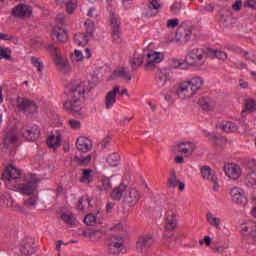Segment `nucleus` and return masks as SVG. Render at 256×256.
<instances>
[{"mask_svg": "<svg viewBox=\"0 0 256 256\" xmlns=\"http://www.w3.org/2000/svg\"><path fill=\"white\" fill-rule=\"evenodd\" d=\"M205 57H207V48H194L188 51L185 61L190 67H203Z\"/></svg>", "mask_w": 256, "mask_h": 256, "instance_id": "f257e3e1", "label": "nucleus"}, {"mask_svg": "<svg viewBox=\"0 0 256 256\" xmlns=\"http://www.w3.org/2000/svg\"><path fill=\"white\" fill-rule=\"evenodd\" d=\"M15 105L17 111L23 113L26 117H33V115L39 113V106H37V103L27 97H18Z\"/></svg>", "mask_w": 256, "mask_h": 256, "instance_id": "f03ea898", "label": "nucleus"}, {"mask_svg": "<svg viewBox=\"0 0 256 256\" xmlns=\"http://www.w3.org/2000/svg\"><path fill=\"white\" fill-rule=\"evenodd\" d=\"M24 180L26 183L14 184L15 189L22 193V195H33L35 189H37V184L39 183V178L35 174H28L25 176Z\"/></svg>", "mask_w": 256, "mask_h": 256, "instance_id": "7ed1b4c3", "label": "nucleus"}, {"mask_svg": "<svg viewBox=\"0 0 256 256\" xmlns=\"http://www.w3.org/2000/svg\"><path fill=\"white\" fill-rule=\"evenodd\" d=\"M89 93V82L76 80L70 84V99H83Z\"/></svg>", "mask_w": 256, "mask_h": 256, "instance_id": "20e7f679", "label": "nucleus"}, {"mask_svg": "<svg viewBox=\"0 0 256 256\" xmlns=\"http://www.w3.org/2000/svg\"><path fill=\"white\" fill-rule=\"evenodd\" d=\"M48 50L53 54V59L56 67L59 69V71H62V73H70L71 72V65L69 64V61L61 54L57 53V47L54 46V44L48 45Z\"/></svg>", "mask_w": 256, "mask_h": 256, "instance_id": "39448f33", "label": "nucleus"}, {"mask_svg": "<svg viewBox=\"0 0 256 256\" xmlns=\"http://www.w3.org/2000/svg\"><path fill=\"white\" fill-rule=\"evenodd\" d=\"M230 197L236 205L239 207H247L249 205V198L247 192L241 187L234 186L230 189Z\"/></svg>", "mask_w": 256, "mask_h": 256, "instance_id": "423d86ee", "label": "nucleus"}, {"mask_svg": "<svg viewBox=\"0 0 256 256\" xmlns=\"http://www.w3.org/2000/svg\"><path fill=\"white\" fill-rule=\"evenodd\" d=\"M23 175V172H21L20 169L13 166V164H10L6 167L4 172L2 173V179L6 182L7 185L9 183H16L21 179V176Z\"/></svg>", "mask_w": 256, "mask_h": 256, "instance_id": "0eeeda50", "label": "nucleus"}, {"mask_svg": "<svg viewBox=\"0 0 256 256\" xmlns=\"http://www.w3.org/2000/svg\"><path fill=\"white\" fill-rule=\"evenodd\" d=\"M20 133L26 141H36V139H39V135H41V130H39V126L28 123L21 128Z\"/></svg>", "mask_w": 256, "mask_h": 256, "instance_id": "6e6552de", "label": "nucleus"}, {"mask_svg": "<svg viewBox=\"0 0 256 256\" xmlns=\"http://www.w3.org/2000/svg\"><path fill=\"white\" fill-rule=\"evenodd\" d=\"M123 247V234H112L108 242V253L110 255H119Z\"/></svg>", "mask_w": 256, "mask_h": 256, "instance_id": "1a4fd4ad", "label": "nucleus"}, {"mask_svg": "<svg viewBox=\"0 0 256 256\" xmlns=\"http://www.w3.org/2000/svg\"><path fill=\"white\" fill-rule=\"evenodd\" d=\"M193 35V28L191 26L182 23L176 31V41L177 43L183 44L188 43Z\"/></svg>", "mask_w": 256, "mask_h": 256, "instance_id": "9d476101", "label": "nucleus"}, {"mask_svg": "<svg viewBox=\"0 0 256 256\" xmlns=\"http://www.w3.org/2000/svg\"><path fill=\"white\" fill-rule=\"evenodd\" d=\"M141 200V192L135 188H128L123 195V203L128 207H135Z\"/></svg>", "mask_w": 256, "mask_h": 256, "instance_id": "9b49d317", "label": "nucleus"}, {"mask_svg": "<svg viewBox=\"0 0 256 256\" xmlns=\"http://www.w3.org/2000/svg\"><path fill=\"white\" fill-rule=\"evenodd\" d=\"M200 173L204 181L213 183L214 191L219 189V183L217 182V175L215 174V170L211 169L209 166H201Z\"/></svg>", "mask_w": 256, "mask_h": 256, "instance_id": "f8f14e48", "label": "nucleus"}, {"mask_svg": "<svg viewBox=\"0 0 256 256\" xmlns=\"http://www.w3.org/2000/svg\"><path fill=\"white\" fill-rule=\"evenodd\" d=\"M146 56H147V60L145 63V69L147 71H149L150 69H155V65H157V63H161V61L165 59V57L161 52H157L153 50L148 52Z\"/></svg>", "mask_w": 256, "mask_h": 256, "instance_id": "ddd939ff", "label": "nucleus"}, {"mask_svg": "<svg viewBox=\"0 0 256 256\" xmlns=\"http://www.w3.org/2000/svg\"><path fill=\"white\" fill-rule=\"evenodd\" d=\"M33 13V8L27 4H19L12 8L13 17H17L18 19H27L31 17Z\"/></svg>", "mask_w": 256, "mask_h": 256, "instance_id": "4468645a", "label": "nucleus"}, {"mask_svg": "<svg viewBox=\"0 0 256 256\" xmlns=\"http://www.w3.org/2000/svg\"><path fill=\"white\" fill-rule=\"evenodd\" d=\"M155 243V240L153 239V236L146 235V236H140L138 238V241L136 242V249L140 253H147L151 247H153Z\"/></svg>", "mask_w": 256, "mask_h": 256, "instance_id": "2eb2a0df", "label": "nucleus"}, {"mask_svg": "<svg viewBox=\"0 0 256 256\" xmlns=\"http://www.w3.org/2000/svg\"><path fill=\"white\" fill-rule=\"evenodd\" d=\"M81 98H70L64 102V109L68 113H81V109H83V103Z\"/></svg>", "mask_w": 256, "mask_h": 256, "instance_id": "dca6fc26", "label": "nucleus"}, {"mask_svg": "<svg viewBox=\"0 0 256 256\" xmlns=\"http://www.w3.org/2000/svg\"><path fill=\"white\" fill-rule=\"evenodd\" d=\"M224 173L226 177H228L229 179H232L233 181H237V179L241 177V173H242L241 166L235 163L226 164L224 166Z\"/></svg>", "mask_w": 256, "mask_h": 256, "instance_id": "f3484780", "label": "nucleus"}, {"mask_svg": "<svg viewBox=\"0 0 256 256\" xmlns=\"http://www.w3.org/2000/svg\"><path fill=\"white\" fill-rule=\"evenodd\" d=\"M194 149L195 145L193 143L182 142L174 147L173 153H175V155H185L186 157H189L192 155Z\"/></svg>", "mask_w": 256, "mask_h": 256, "instance_id": "a211bd4d", "label": "nucleus"}, {"mask_svg": "<svg viewBox=\"0 0 256 256\" xmlns=\"http://www.w3.org/2000/svg\"><path fill=\"white\" fill-rule=\"evenodd\" d=\"M176 95L179 97V99L185 100V99H191V96L195 94L191 90L188 82L184 81L178 85L176 89Z\"/></svg>", "mask_w": 256, "mask_h": 256, "instance_id": "6ab92c4d", "label": "nucleus"}, {"mask_svg": "<svg viewBox=\"0 0 256 256\" xmlns=\"http://www.w3.org/2000/svg\"><path fill=\"white\" fill-rule=\"evenodd\" d=\"M63 130L56 131V134H52L47 138V145L50 149H57L61 147V141H63Z\"/></svg>", "mask_w": 256, "mask_h": 256, "instance_id": "aec40b11", "label": "nucleus"}, {"mask_svg": "<svg viewBox=\"0 0 256 256\" xmlns=\"http://www.w3.org/2000/svg\"><path fill=\"white\" fill-rule=\"evenodd\" d=\"M76 147L78 151H81L82 153H87L91 151L93 147V142L87 137L80 136L76 140Z\"/></svg>", "mask_w": 256, "mask_h": 256, "instance_id": "412c9836", "label": "nucleus"}, {"mask_svg": "<svg viewBox=\"0 0 256 256\" xmlns=\"http://www.w3.org/2000/svg\"><path fill=\"white\" fill-rule=\"evenodd\" d=\"M117 93H119V85L110 90L105 97L106 109H113V105L117 103Z\"/></svg>", "mask_w": 256, "mask_h": 256, "instance_id": "4be33fe9", "label": "nucleus"}, {"mask_svg": "<svg viewBox=\"0 0 256 256\" xmlns=\"http://www.w3.org/2000/svg\"><path fill=\"white\" fill-rule=\"evenodd\" d=\"M53 41H59L60 43H67L68 35L67 30L63 27L56 26L52 31Z\"/></svg>", "mask_w": 256, "mask_h": 256, "instance_id": "5701e85b", "label": "nucleus"}, {"mask_svg": "<svg viewBox=\"0 0 256 256\" xmlns=\"http://www.w3.org/2000/svg\"><path fill=\"white\" fill-rule=\"evenodd\" d=\"M166 231H175L177 229V215L175 212L166 213Z\"/></svg>", "mask_w": 256, "mask_h": 256, "instance_id": "b1692460", "label": "nucleus"}, {"mask_svg": "<svg viewBox=\"0 0 256 256\" xmlns=\"http://www.w3.org/2000/svg\"><path fill=\"white\" fill-rule=\"evenodd\" d=\"M206 57H210L211 59H219L220 61H225V59H227V54L225 51L206 48Z\"/></svg>", "mask_w": 256, "mask_h": 256, "instance_id": "393cba45", "label": "nucleus"}, {"mask_svg": "<svg viewBox=\"0 0 256 256\" xmlns=\"http://www.w3.org/2000/svg\"><path fill=\"white\" fill-rule=\"evenodd\" d=\"M127 185L121 183L119 186L115 187L111 193V197L114 201H121V197L127 193Z\"/></svg>", "mask_w": 256, "mask_h": 256, "instance_id": "a878e982", "label": "nucleus"}, {"mask_svg": "<svg viewBox=\"0 0 256 256\" xmlns=\"http://www.w3.org/2000/svg\"><path fill=\"white\" fill-rule=\"evenodd\" d=\"M159 9H161V3H159V0H151L145 13L146 17H155V15L159 13Z\"/></svg>", "mask_w": 256, "mask_h": 256, "instance_id": "bb28decb", "label": "nucleus"}, {"mask_svg": "<svg viewBox=\"0 0 256 256\" xmlns=\"http://www.w3.org/2000/svg\"><path fill=\"white\" fill-rule=\"evenodd\" d=\"M189 84V87L192 93L195 95L199 89L203 87V79L201 77H193L190 80L186 81Z\"/></svg>", "mask_w": 256, "mask_h": 256, "instance_id": "cd10ccee", "label": "nucleus"}, {"mask_svg": "<svg viewBox=\"0 0 256 256\" xmlns=\"http://www.w3.org/2000/svg\"><path fill=\"white\" fill-rule=\"evenodd\" d=\"M167 81H169V71H159L156 75V83L158 87H165V85H167Z\"/></svg>", "mask_w": 256, "mask_h": 256, "instance_id": "c85d7f7f", "label": "nucleus"}, {"mask_svg": "<svg viewBox=\"0 0 256 256\" xmlns=\"http://www.w3.org/2000/svg\"><path fill=\"white\" fill-rule=\"evenodd\" d=\"M89 37L86 33L78 32L74 35V42L78 47H85L89 43Z\"/></svg>", "mask_w": 256, "mask_h": 256, "instance_id": "c756f323", "label": "nucleus"}, {"mask_svg": "<svg viewBox=\"0 0 256 256\" xmlns=\"http://www.w3.org/2000/svg\"><path fill=\"white\" fill-rule=\"evenodd\" d=\"M110 27L111 31L121 30V18L115 12L110 13Z\"/></svg>", "mask_w": 256, "mask_h": 256, "instance_id": "7c9ffc66", "label": "nucleus"}, {"mask_svg": "<svg viewBox=\"0 0 256 256\" xmlns=\"http://www.w3.org/2000/svg\"><path fill=\"white\" fill-rule=\"evenodd\" d=\"M203 111H213L215 109V101L210 98H200L198 101Z\"/></svg>", "mask_w": 256, "mask_h": 256, "instance_id": "2f4dec72", "label": "nucleus"}, {"mask_svg": "<svg viewBox=\"0 0 256 256\" xmlns=\"http://www.w3.org/2000/svg\"><path fill=\"white\" fill-rule=\"evenodd\" d=\"M143 55L135 53L132 58L129 60L131 68L135 71L143 65Z\"/></svg>", "mask_w": 256, "mask_h": 256, "instance_id": "473e14b6", "label": "nucleus"}, {"mask_svg": "<svg viewBox=\"0 0 256 256\" xmlns=\"http://www.w3.org/2000/svg\"><path fill=\"white\" fill-rule=\"evenodd\" d=\"M17 131L9 130L4 136V145L5 147H9V145H13L17 142Z\"/></svg>", "mask_w": 256, "mask_h": 256, "instance_id": "72a5a7b5", "label": "nucleus"}, {"mask_svg": "<svg viewBox=\"0 0 256 256\" xmlns=\"http://www.w3.org/2000/svg\"><path fill=\"white\" fill-rule=\"evenodd\" d=\"M206 221L211 225V227H215V229H221V218L215 217L213 213L207 212Z\"/></svg>", "mask_w": 256, "mask_h": 256, "instance_id": "f704fd0d", "label": "nucleus"}, {"mask_svg": "<svg viewBox=\"0 0 256 256\" xmlns=\"http://www.w3.org/2000/svg\"><path fill=\"white\" fill-rule=\"evenodd\" d=\"M80 183H84L85 185H89V183H93V170L83 169L82 177L80 178Z\"/></svg>", "mask_w": 256, "mask_h": 256, "instance_id": "c9c22d12", "label": "nucleus"}, {"mask_svg": "<svg viewBox=\"0 0 256 256\" xmlns=\"http://www.w3.org/2000/svg\"><path fill=\"white\" fill-rule=\"evenodd\" d=\"M169 65L171 69H188L187 62L185 60H179L176 58H172L169 61Z\"/></svg>", "mask_w": 256, "mask_h": 256, "instance_id": "e433bc0d", "label": "nucleus"}, {"mask_svg": "<svg viewBox=\"0 0 256 256\" xmlns=\"http://www.w3.org/2000/svg\"><path fill=\"white\" fill-rule=\"evenodd\" d=\"M74 162L77 165H88V163H91V155L75 154Z\"/></svg>", "mask_w": 256, "mask_h": 256, "instance_id": "4c0bfd02", "label": "nucleus"}, {"mask_svg": "<svg viewBox=\"0 0 256 256\" xmlns=\"http://www.w3.org/2000/svg\"><path fill=\"white\" fill-rule=\"evenodd\" d=\"M99 191H111L113 184L109 178H102L97 186Z\"/></svg>", "mask_w": 256, "mask_h": 256, "instance_id": "58836bf2", "label": "nucleus"}, {"mask_svg": "<svg viewBox=\"0 0 256 256\" xmlns=\"http://www.w3.org/2000/svg\"><path fill=\"white\" fill-rule=\"evenodd\" d=\"M245 185H247L251 189H256V172L255 171L249 172L246 175Z\"/></svg>", "mask_w": 256, "mask_h": 256, "instance_id": "ea45409f", "label": "nucleus"}, {"mask_svg": "<svg viewBox=\"0 0 256 256\" xmlns=\"http://www.w3.org/2000/svg\"><path fill=\"white\" fill-rule=\"evenodd\" d=\"M245 185H247L251 189H256V172L255 171L249 172L246 175Z\"/></svg>", "mask_w": 256, "mask_h": 256, "instance_id": "a19ab883", "label": "nucleus"}, {"mask_svg": "<svg viewBox=\"0 0 256 256\" xmlns=\"http://www.w3.org/2000/svg\"><path fill=\"white\" fill-rule=\"evenodd\" d=\"M84 223L89 227H93V225H96V223L101 224V221L99 220L97 215L90 213L84 217Z\"/></svg>", "mask_w": 256, "mask_h": 256, "instance_id": "79ce46f5", "label": "nucleus"}, {"mask_svg": "<svg viewBox=\"0 0 256 256\" xmlns=\"http://www.w3.org/2000/svg\"><path fill=\"white\" fill-rule=\"evenodd\" d=\"M114 75H116V77H120V79H126L127 81H131L132 79L131 74L127 72L124 67L116 69L114 71Z\"/></svg>", "mask_w": 256, "mask_h": 256, "instance_id": "37998d69", "label": "nucleus"}, {"mask_svg": "<svg viewBox=\"0 0 256 256\" xmlns=\"http://www.w3.org/2000/svg\"><path fill=\"white\" fill-rule=\"evenodd\" d=\"M222 129L223 131H225V133H235L238 127H237V124L233 122L225 121L222 123Z\"/></svg>", "mask_w": 256, "mask_h": 256, "instance_id": "c03bdc74", "label": "nucleus"}, {"mask_svg": "<svg viewBox=\"0 0 256 256\" xmlns=\"http://www.w3.org/2000/svg\"><path fill=\"white\" fill-rule=\"evenodd\" d=\"M119 159H121L119 154L112 153L107 157L106 163H108L110 167H117V165L119 164Z\"/></svg>", "mask_w": 256, "mask_h": 256, "instance_id": "a18cd8bd", "label": "nucleus"}, {"mask_svg": "<svg viewBox=\"0 0 256 256\" xmlns=\"http://www.w3.org/2000/svg\"><path fill=\"white\" fill-rule=\"evenodd\" d=\"M32 242L26 241L24 245L21 246L20 251L23 255H33L35 253V249L31 245Z\"/></svg>", "mask_w": 256, "mask_h": 256, "instance_id": "49530a36", "label": "nucleus"}, {"mask_svg": "<svg viewBox=\"0 0 256 256\" xmlns=\"http://www.w3.org/2000/svg\"><path fill=\"white\" fill-rule=\"evenodd\" d=\"M169 187H172V189H175L179 185V179H177V174L175 173V170L171 171L170 177L168 179Z\"/></svg>", "mask_w": 256, "mask_h": 256, "instance_id": "de8ad7c7", "label": "nucleus"}, {"mask_svg": "<svg viewBox=\"0 0 256 256\" xmlns=\"http://www.w3.org/2000/svg\"><path fill=\"white\" fill-rule=\"evenodd\" d=\"M61 219L64 223H67V225H75V216H73L72 213H63Z\"/></svg>", "mask_w": 256, "mask_h": 256, "instance_id": "09e8293b", "label": "nucleus"}, {"mask_svg": "<svg viewBox=\"0 0 256 256\" xmlns=\"http://www.w3.org/2000/svg\"><path fill=\"white\" fill-rule=\"evenodd\" d=\"M66 12L71 15L77 9V0H69L65 4Z\"/></svg>", "mask_w": 256, "mask_h": 256, "instance_id": "8fccbe9b", "label": "nucleus"}, {"mask_svg": "<svg viewBox=\"0 0 256 256\" xmlns=\"http://www.w3.org/2000/svg\"><path fill=\"white\" fill-rule=\"evenodd\" d=\"M84 25L86 27L87 35H89L90 37L93 36V33H95V23H93V20H90V19L86 20Z\"/></svg>", "mask_w": 256, "mask_h": 256, "instance_id": "3c124183", "label": "nucleus"}, {"mask_svg": "<svg viewBox=\"0 0 256 256\" xmlns=\"http://www.w3.org/2000/svg\"><path fill=\"white\" fill-rule=\"evenodd\" d=\"M183 7H184L183 3L176 1L172 4L170 11L173 13V15H179Z\"/></svg>", "mask_w": 256, "mask_h": 256, "instance_id": "603ef678", "label": "nucleus"}, {"mask_svg": "<svg viewBox=\"0 0 256 256\" xmlns=\"http://www.w3.org/2000/svg\"><path fill=\"white\" fill-rule=\"evenodd\" d=\"M83 59V52L80 50H74V53L71 55L72 63H79L80 61H83Z\"/></svg>", "mask_w": 256, "mask_h": 256, "instance_id": "864d4df0", "label": "nucleus"}, {"mask_svg": "<svg viewBox=\"0 0 256 256\" xmlns=\"http://www.w3.org/2000/svg\"><path fill=\"white\" fill-rule=\"evenodd\" d=\"M245 110L249 111V113H253L256 110V103L253 99H248L245 102Z\"/></svg>", "mask_w": 256, "mask_h": 256, "instance_id": "5fc2aeb1", "label": "nucleus"}, {"mask_svg": "<svg viewBox=\"0 0 256 256\" xmlns=\"http://www.w3.org/2000/svg\"><path fill=\"white\" fill-rule=\"evenodd\" d=\"M37 197L33 196L25 200L26 207H30V209H35L37 206Z\"/></svg>", "mask_w": 256, "mask_h": 256, "instance_id": "6e6d98bb", "label": "nucleus"}, {"mask_svg": "<svg viewBox=\"0 0 256 256\" xmlns=\"http://www.w3.org/2000/svg\"><path fill=\"white\" fill-rule=\"evenodd\" d=\"M111 35L114 43H121V30H111Z\"/></svg>", "mask_w": 256, "mask_h": 256, "instance_id": "4d7b16f0", "label": "nucleus"}, {"mask_svg": "<svg viewBox=\"0 0 256 256\" xmlns=\"http://www.w3.org/2000/svg\"><path fill=\"white\" fill-rule=\"evenodd\" d=\"M244 7L248 9H252V11H256V0H242Z\"/></svg>", "mask_w": 256, "mask_h": 256, "instance_id": "13d9d810", "label": "nucleus"}, {"mask_svg": "<svg viewBox=\"0 0 256 256\" xmlns=\"http://www.w3.org/2000/svg\"><path fill=\"white\" fill-rule=\"evenodd\" d=\"M31 63H32V65L37 67L39 72L43 71V62H40L39 58L32 57L31 58Z\"/></svg>", "mask_w": 256, "mask_h": 256, "instance_id": "bf43d9fd", "label": "nucleus"}, {"mask_svg": "<svg viewBox=\"0 0 256 256\" xmlns=\"http://www.w3.org/2000/svg\"><path fill=\"white\" fill-rule=\"evenodd\" d=\"M68 123L71 127V129H81V122L79 120H75V119H70L68 120Z\"/></svg>", "mask_w": 256, "mask_h": 256, "instance_id": "052dcab7", "label": "nucleus"}, {"mask_svg": "<svg viewBox=\"0 0 256 256\" xmlns=\"http://www.w3.org/2000/svg\"><path fill=\"white\" fill-rule=\"evenodd\" d=\"M178 25H179V20L177 18L169 19L166 24L168 29H175V27H177Z\"/></svg>", "mask_w": 256, "mask_h": 256, "instance_id": "680f3d73", "label": "nucleus"}, {"mask_svg": "<svg viewBox=\"0 0 256 256\" xmlns=\"http://www.w3.org/2000/svg\"><path fill=\"white\" fill-rule=\"evenodd\" d=\"M246 167L247 169H251L254 171L256 169V159L255 158H250L246 161Z\"/></svg>", "mask_w": 256, "mask_h": 256, "instance_id": "e2e57ef3", "label": "nucleus"}, {"mask_svg": "<svg viewBox=\"0 0 256 256\" xmlns=\"http://www.w3.org/2000/svg\"><path fill=\"white\" fill-rule=\"evenodd\" d=\"M241 7H243V0H236L232 5L233 11H241Z\"/></svg>", "mask_w": 256, "mask_h": 256, "instance_id": "0e129e2a", "label": "nucleus"}, {"mask_svg": "<svg viewBox=\"0 0 256 256\" xmlns=\"http://www.w3.org/2000/svg\"><path fill=\"white\" fill-rule=\"evenodd\" d=\"M0 41H13V35L0 32Z\"/></svg>", "mask_w": 256, "mask_h": 256, "instance_id": "69168bd1", "label": "nucleus"}, {"mask_svg": "<svg viewBox=\"0 0 256 256\" xmlns=\"http://www.w3.org/2000/svg\"><path fill=\"white\" fill-rule=\"evenodd\" d=\"M200 245H203L204 243L209 247L211 245V237L204 236V240H199Z\"/></svg>", "mask_w": 256, "mask_h": 256, "instance_id": "338daca9", "label": "nucleus"}, {"mask_svg": "<svg viewBox=\"0 0 256 256\" xmlns=\"http://www.w3.org/2000/svg\"><path fill=\"white\" fill-rule=\"evenodd\" d=\"M0 57L2 59H11V56L7 54V51L3 48H0Z\"/></svg>", "mask_w": 256, "mask_h": 256, "instance_id": "774afa93", "label": "nucleus"}]
</instances>
